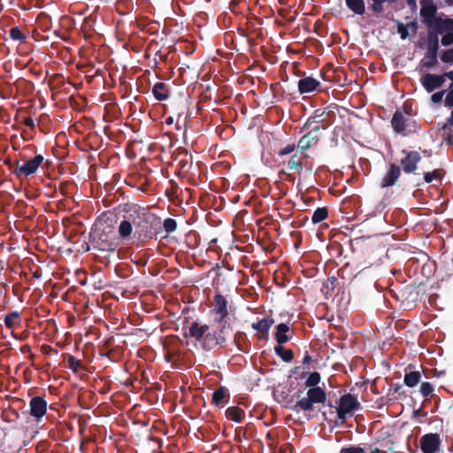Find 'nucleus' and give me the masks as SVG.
Wrapping results in <instances>:
<instances>
[{"label": "nucleus", "instance_id": "obj_1", "mask_svg": "<svg viewBox=\"0 0 453 453\" xmlns=\"http://www.w3.org/2000/svg\"><path fill=\"white\" fill-rule=\"evenodd\" d=\"M133 228L134 227V235L139 240L151 239L153 236V230L151 220L153 215L145 208L139 207L134 211V213L129 215Z\"/></svg>", "mask_w": 453, "mask_h": 453}, {"label": "nucleus", "instance_id": "obj_2", "mask_svg": "<svg viewBox=\"0 0 453 453\" xmlns=\"http://www.w3.org/2000/svg\"><path fill=\"white\" fill-rule=\"evenodd\" d=\"M391 126L395 133L403 136L418 133L420 129L419 125L414 119L405 117L399 110L394 113Z\"/></svg>", "mask_w": 453, "mask_h": 453}, {"label": "nucleus", "instance_id": "obj_3", "mask_svg": "<svg viewBox=\"0 0 453 453\" xmlns=\"http://www.w3.org/2000/svg\"><path fill=\"white\" fill-rule=\"evenodd\" d=\"M326 400V394L323 388H310L306 393V397H303L296 402L295 408L303 411H309L313 409L315 403H324Z\"/></svg>", "mask_w": 453, "mask_h": 453}, {"label": "nucleus", "instance_id": "obj_4", "mask_svg": "<svg viewBox=\"0 0 453 453\" xmlns=\"http://www.w3.org/2000/svg\"><path fill=\"white\" fill-rule=\"evenodd\" d=\"M361 408L357 396L345 394L340 397L339 406L336 408L337 417L344 422L348 416H352L356 411Z\"/></svg>", "mask_w": 453, "mask_h": 453}, {"label": "nucleus", "instance_id": "obj_5", "mask_svg": "<svg viewBox=\"0 0 453 453\" xmlns=\"http://www.w3.org/2000/svg\"><path fill=\"white\" fill-rule=\"evenodd\" d=\"M439 37L437 33L428 32L427 50L421 64L423 67L427 69L434 67L438 64Z\"/></svg>", "mask_w": 453, "mask_h": 453}, {"label": "nucleus", "instance_id": "obj_6", "mask_svg": "<svg viewBox=\"0 0 453 453\" xmlns=\"http://www.w3.org/2000/svg\"><path fill=\"white\" fill-rule=\"evenodd\" d=\"M434 28V33L443 35L441 40L443 46L453 44V19H438Z\"/></svg>", "mask_w": 453, "mask_h": 453}, {"label": "nucleus", "instance_id": "obj_7", "mask_svg": "<svg viewBox=\"0 0 453 453\" xmlns=\"http://www.w3.org/2000/svg\"><path fill=\"white\" fill-rule=\"evenodd\" d=\"M441 444V436L437 433L426 434L419 440V447L423 453H438Z\"/></svg>", "mask_w": 453, "mask_h": 453}, {"label": "nucleus", "instance_id": "obj_8", "mask_svg": "<svg viewBox=\"0 0 453 453\" xmlns=\"http://www.w3.org/2000/svg\"><path fill=\"white\" fill-rule=\"evenodd\" d=\"M420 15L423 17L424 23L429 28H434L436 27V20L439 18H435L437 12V6L433 0H420Z\"/></svg>", "mask_w": 453, "mask_h": 453}, {"label": "nucleus", "instance_id": "obj_9", "mask_svg": "<svg viewBox=\"0 0 453 453\" xmlns=\"http://www.w3.org/2000/svg\"><path fill=\"white\" fill-rule=\"evenodd\" d=\"M44 160V157L41 154L35 155L33 158L27 160L23 165H17L14 173L18 177L29 176L36 173L39 166Z\"/></svg>", "mask_w": 453, "mask_h": 453}, {"label": "nucleus", "instance_id": "obj_10", "mask_svg": "<svg viewBox=\"0 0 453 453\" xmlns=\"http://www.w3.org/2000/svg\"><path fill=\"white\" fill-rule=\"evenodd\" d=\"M47 401L40 395L34 396L29 402V414L37 423L42 422L47 411Z\"/></svg>", "mask_w": 453, "mask_h": 453}, {"label": "nucleus", "instance_id": "obj_11", "mask_svg": "<svg viewBox=\"0 0 453 453\" xmlns=\"http://www.w3.org/2000/svg\"><path fill=\"white\" fill-rule=\"evenodd\" d=\"M403 153L405 155L400 160L403 171L405 173H414L418 169V164L421 160L420 154L416 150L407 151L405 150H403Z\"/></svg>", "mask_w": 453, "mask_h": 453}, {"label": "nucleus", "instance_id": "obj_12", "mask_svg": "<svg viewBox=\"0 0 453 453\" xmlns=\"http://www.w3.org/2000/svg\"><path fill=\"white\" fill-rule=\"evenodd\" d=\"M321 129L320 125L311 127L304 135H303L297 144L298 149L306 150L311 147L317 145L319 141V132Z\"/></svg>", "mask_w": 453, "mask_h": 453}, {"label": "nucleus", "instance_id": "obj_13", "mask_svg": "<svg viewBox=\"0 0 453 453\" xmlns=\"http://www.w3.org/2000/svg\"><path fill=\"white\" fill-rule=\"evenodd\" d=\"M214 323L216 326H212V328L214 330L215 336H217V341L219 345L222 346L226 342L227 337L232 334L233 328L226 319H223V320L214 319Z\"/></svg>", "mask_w": 453, "mask_h": 453}, {"label": "nucleus", "instance_id": "obj_14", "mask_svg": "<svg viewBox=\"0 0 453 453\" xmlns=\"http://www.w3.org/2000/svg\"><path fill=\"white\" fill-rule=\"evenodd\" d=\"M22 435V431L19 429L10 430L5 433L4 442L12 449V452L19 451L26 445Z\"/></svg>", "mask_w": 453, "mask_h": 453}, {"label": "nucleus", "instance_id": "obj_15", "mask_svg": "<svg viewBox=\"0 0 453 453\" xmlns=\"http://www.w3.org/2000/svg\"><path fill=\"white\" fill-rule=\"evenodd\" d=\"M94 249L104 253L105 257H110L117 251V244L114 242L109 241L105 234H100L98 239L94 242Z\"/></svg>", "mask_w": 453, "mask_h": 453}, {"label": "nucleus", "instance_id": "obj_16", "mask_svg": "<svg viewBox=\"0 0 453 453\" xmlns=\"http://www.w3.org/2000/svg\"><path fill=\"white\" fill-rule=\"evenodd\" d=\"M421 85L426 89V92L431 93L435 89L441 88L444 80L442 76L434 73H426L420 79Z\"/></svg>", "mask_w": 453, "mask_h": 453}, {"label": "nucleus", "instance_id": "obj_17", "mask_svg": "<svg viewBox=\"0 0 453 453\" xmlns=\"http://www.w3.org/2000/svg\"><path fill=\"white\" fill-rule=\"evenodd\" d=\"M401 175V168L398 165L392 163L388 165V169L385 176L380 180L381 188H388L396 184Z\"/></svg>", "mask_w": 453, "mask_h": 453}, {"label": "nucleus", "instance_id": "obj_18", "mask_svg": "<svg viewBox=\"0 0 453 453\" xmlns=\"http://www.w3.org/2000/svg\"><path fill=\"white\" fill-rule=\"evenodd\" d=\"M227 304L228 302L226 298L218 293L213 297V309L212 311L216 313L215 319H219V320H223V319H226L228 316V310H227Z\"/></svg>", "mask_w": 453, "mask_h": 453}, {"label": "nucleus", "instance_id": "obj_19", "mask_svg": "<svg viewBox=\"0 0 453 453\" xmlns=\"http://www.w3.org/2000/svg\"><path fill=\"white\" fill-rule=\"evenodd\" d=\"M209 326L202 325L196 321L191 323L188 331L184 334L185 337L194 338L199 344L202 342L204 334L207 332Z\"/></svg>", "mask_w": 453, "mask_h": 453}, {"label": "nucleus", "instance_id": "obj_20", "mask_svg": "<svg viewBox=\"0 0 453 453\" xmlns=\"http://www.w3.org/2000/svg\"><path fill=\"white\" fill-rule=\"evenodd\" d=\"M298 91L300 94L311 93L318 89L320 82L312 77H304L298 81Z\"/></svg>", "mask_w": 453, "mask_h": 453}, {"label": "nucleus", "instance_id": "obj_21", "mask_svg": "<svg viewBox=\"0 0 453 453\" xmlns=\"http://www.w3.org/2000/svg\"><path fill=\"white\" fill-rule=\"evenodd\" d=\"M292 335L293 332L291 331L288 325L280 323L276 326L274 337L279 344L286 343L292 338Z\"/></svg>", "mask_w": 453, "mask_h": 453}, {"label": "nucleus", "instance_id": "obj_22", "mask_svg": "<svg viewBox=\"0 0 453 453\" xmlns=\"http://www.w3.org/2000/svg\"><path fill=\"white\" fill-rule=\"evenodd\" d=\"M200 345L204 350H211L219 345L212 326L208 327L207 332L204 334V336L200 342Z\"/></svg>", "mask_w": 453, "mask_h": 453}, {"label": "nucleus", "instance_id": "obj_23", "mask_svg": "<svg viewBox=\"0 0 453 453\" xmlns=\"http://www.w3.org/2000/svg\"><path fill=\"white\" fill-rule=\"evenodd\" d=\"M152 94L157 101H165L169 97L170 90L164 82H157L152 88Z\"/></svg>", "mask_w": 453, "mask_h": 453}, {"label": "nucleus", "instance_id": "obj_24", "mask_svg": "<svg viewBox=\"0 0 453 453\" xmlns=\"http://www.w3.org/2000/svg\"><path fill=\"white\" fill-rule=\"evenodd\" d=\"M346 6L356 15L365 13V4L364 0H345Z\"/></svg>", "mask_w": 453, "mask_h": 453}, {"label": "nucleus", "instance_id": "obj_25", "mask_svg": "<svg viewBox=\"0 0 453 453\" xmlns=\"http://www.w3.org/2000/svg\"><path fill=\"white\" fill-rule=\"evenodd\" d=\"M274 320L272 318L266 317L260 320H258L257 323L252 324V328L257 331L261 334H267L269 332V329L273 325Z\"/></svg>", "mask_w": 453, "mask_h": 453}, {"label": "nucleus", "instance_id": "obj_26", "mask_svg": "<svg viewBox=\"0 0 453 453\" xmlns=\"http://www.w3.org/2000/svg\"><path fill=\"white\" fill-rule=\"evenodd\" d=\"M398 0H370L369 9L375 14H381L384 11V4H394Z\"/></svg>", "mask_w": 453, "mask_h": 453}, {"label": "nucleus", "instance_id": "obj_27", "mask_svg": "<svg viewBox=\"0 0 453 453\" xmlns=\"http://www.w3.org/2000/svg\"><path fill=\"white\" fill-rule=\"evenodd\" d=\"M133 229L130 219L122 220L119 226V234L123 240H128L131 238Z\"/></svg>", "mask_w": 453, "mask_h": 453}, {"label": "nucleus", "instance_id": "obj_28", "mask_svg": "<svg viewBox=\"0 0 453 453\" xmlns=\"http://www.w3.org/2000/svg\"><path fill=\"white\" fill-rule=\"evenodd\" d=\"M229 395L227 389L225 387H219L212 394V403L216 405L221 404L223 402L229 400Z\"/></svg>", "mask_w": 453, "mask_h": 453}, {"label": "nucleus", "instance_id": "obj_29", "mask_svg": "<svg viewBox=\"0 0 453 453\" xmlns=\"http://www.w3.org/2000/svg\"><path fill=\"white\" fill-rule=\"evenodd\" d=\"M226 416L230 420H233L234 422H241L242 418L245 417V412L242 409L234 406L226 409Z\"/></svg>", "mask_w": 453, "mask_h": 453}, {"label": "nucleus", "instance_id": "obj_30", "mask_svg": "<svg viewBox=\"0 0 453 453\" xmlns=\"http://www.w3.org/2000/svg\"><path fill=\"white\" fill-rule=\"evenodd\" d=\"M421 380V373L418 371L405 372L403 382L409 388L417 386Z\"/></svg>", "mask_w": 453, "mask_h": 453}, {"label": "nucleus", "instance_id": "obj_31", "mask_svg": "<svg viewBox=\"0 0 453 453\" xmlns=\"http://www.w3.org/2000/svg\"><path fill=\"white\" fill-rule=\"evenodd\" d=\"M274 352L279 356L284 362L289 363L294 358V352L292 349H286L282 344L276 345L274 347Z\"/></svg>", "mask_w": 453, "mask_h": 453}, {"label": "nucleus", "instance_id": "obj_32", "mask_svg": "<svg viewBox=\"0 0 453 453\" xmlns=\"http://www.w3.org/2000/svg\"><path fill=\"white\" fill-rule=\"evenodd\" d=\"M63 357L65 358V360L67 361V365L66 366L72 370L73 372H78L81 369H82V365H81V360L77 359L75 357L68 354V353H65L63 354Z\"/></svg>", "mask_w": 453, "mask_h": 453}, {"label": "nucleus", "instance_id": "obj_33", "mask_svg": "<svg viewBox=\"0 0 453 453\" xmlns=\"http://www.w3.org/2000/svg\"><path fill=\"white\" fill-rule=\"evenodd\" d=\"M328 216V210L326 207H319L315 210L311 216V221L313 224H318L325 220Z\"/></svg>", "mask_w": 453, "mask_h": 453}, {"label": "nucleus", "instance_id": "obj_34", "mask_svg": "<svg viewBox=\"0 0 453 453\" xmlns=\"http://www.w3.org/2000/svg\"><path fill=\"white\" fill-rule=\"evenodd\" d=\"M321 380V375L319 372H312L308 375L305 380V387L307 388H319L318 385Z\"/></svg>", "mask_w": 453, "mask_h": 453}, {"label": "nucleus", "instance_id": "obj_35", "mask_svg": "<svg viewBox=\"0 0 453 453\" xmlns=\"http://www.w3.org/2000/svg\"><path fill=\"white\" fill-rule=\"evenodd\" d=\"M325 111H322L321 109H318L315 111V115L312 116V117H310L307 121L304 123V125L303 126V130H308L311 127V124L312 123H316L317 125H320L322 124V120H316V118H322L323 115H324Z\"/></svg>", "mask_w": 453, "mask_h": 453}, {"label": "nucleus", "instance_id": "obj_36", "mask_svg": "<svg viewBox=\"0 0 453 453\" xmlns=\"http://www.w3.org/2000/svg\"><path fill=\"white\" fill-rule=\"evenodd\" d=\"M288 167L296 173H301L303 170V163L296 154L293 155L288 160Z\"/></svg>", "mask_w": 453, "mask_h": 453}, {"label": "nucleus", "instance_id": "obj_37", "mask_svg": "<svg viewBox=\"0 0 453 453\" xmlns=\"http://www.w3.org/2000/svg\"><path fill=\"white\" fill-rule=\"evenodd\" d=\"M442 169H434L433 172L424 173V180L426 183H431L434 180H441Z\"/></svg>", "mask_w": 453, "mask_h": 453}, {"label": "nucleus", "instance_id": "obj_38", "mask_svg": "<svg viewBox=\"0 0 453 453\" xmlns=\"http://www.w3.org/2000/svg\"><path fill=\"white\" fill-rule=\"evenodd\" d=\"M10 37L13 41L25 42L27 36L21 32L18 27H13L10 29Z\"/></svg>", "mask_w": 453, "mask_h": 453}, {"label": "nucleus", "instance_id": "obj_39", "mask_svg": "<svg viewBox=\"0 0 453 453\" xmlns=\"http://www.w3.org/2000/svg\"><path fill=\"white\" fill-rule=\"evenodd\" d=\"M19 319V313L18 311H12L7 314L4 318V324L8 328H13L15 325V320Z\"/></svg>", "mask_w": 453, "mask_h": 453}, {"label": "nucleus", "instance_id": "obj_40", "mask_svg": "<svg viewBox=\"0 0 453 453\" xmlns=\"http://www.w3.org/2000/svg\"><path fill=\"white\" fill-rule=\"evenodd\" d=\"M339 453H365V448L359 445H348L342 447Z\"/></svg>", "mask_w": 453, "mask_h": 453}, {"label": "nucleus", "instance_id": "obj_41", "mask_svg": "<svg viewBox=\"0 0 453 453\" xmlns=\"http://www.w3.org/2000/svg\"><path fill=\"white\" fill-rule=\"evenodd\" d=\"M163 226L166 233H173L177 228V221L173 218H167L164 220Z\"/></svg>", "mask_w": 453, "mask_h": 453}, {"label": "nucleus", "instance_id": "obj_42", "mask_svg": "<svg viewBox=\"0 0 453 453\" xmlns=\"http://www.w3.org/2000/svg\"><path fill=\"white\" fill-rule=\"evenodd\" d=\"M434 392V386L430 382H423L420 386V393L424 397H428Z\"/></svg>", "mask_w": 453, "mask_h": 453}, {"label": "nucleus", "instance_id": "obj_43", "mask_svg": "<svg viewBox=\"0 0 453 453\" xmlns=\"http://www.w3.org/2000/svg\"><path fill=\"white\" fill-rule=\"evenodd\" d=\"M397 33L400 35L402 40H405L409 37L407 26L400 21H397Z\"/></svg>", "mask_w": 453, "mask_h": 453}, {"label": "nucleus", "instance_id": "obj_44", "mask_svg": "<svg viewBox=\"0 0 453 453\" xmlns=\"http://www.w3.org/2000/svg\"><path fill=\"white\" fill-rule=\"evenodd\" d=\"M441 60L444 63H453V48L446 50L441 55Z\"/></svg>", "mask_w": 453, "mask_h": 453}, {"label": "nucleus", "instance_id": "obj_45", "mask_svg": "<svg viewBox=\"0 0 453 453\" xmlns=\"http://www.w3.org/2000/svg\"><path fill=\"white\" fill-rule=\"evenodd\" d=\"M180 350L168 349L165 354V359L167 362H173L180 357Z\"/></svg>", "mask_w": 453, "mask_h": 453}, {"label": "nucleus", "instance_id": "obj_46", "mask_svg": "<svg viewBox=\"0 0 453 453\" xmlns=\"http://www.w3.org/2000/svg\"><path fill=\"white\" fill-rule=\"evenodd\" d=\"M180 350L168 349L165 354V359L167 362H173L180 357Z\"/></svg>", "mask_w": 453, "mask_h": 453}, {"label": "nucleus", "instance_id": "obj_47", "mask_svg": "<svg viewBox=\"0 0 453 453\" xmlns=\"http://www.w3.org/2000/svg\"><path fill=\"white\" fill-rule=\"evenodd\" d=\"M180 350L168 349L165 354V359L167 362H173L180 357Z\"/></svg>", "mask_w": 453, "mask_h": 453}, {"label": "nucleus", "instance_id": "obj_48", "mask_svg": "<svg viewBox=\"0 0 453 453\" xmlns=\"http://www.w3.org/2000/svg\"><path fill=\"white\" fill-rule=\"evenodd\" d=\"M180 350L168 349L165 354V359L167 362H173L180 357Z\"/></svg>", "mask_w": 453, "mask_h": 453}, {"label": "nucleus", "instance_id": "obj_49", "mask_svg": "<svg viewBox=\"0 0 453 453\" xmlns=\"http://www.w3.org/2000/svg\"><path fill=\"white\" fill-rule=\"evenodd\" d=\"M180 350L168 349L165 354V359L167 362H173L180 357Z\"/></svg>", "mask_w": 453, "mask_h": 453}, {"label": "nucleus", "instance_id": "obj_50", "mask_svg": "<svg viewBox=\"0 0 453 453\" xmlns=\"http://www.w3.org/2000/svg\"><path fill=\"white\" fill-rule=\"evenodd\" d=\"M444 105L448 108L453 107V87L449 88V92L444 99Z\"/></svg>", "mask_w": 453, "mask_h": 453}, {"label": "nucleus", "instance_id": "obj_51", "mask_svg": "<svg viewBox=\"0 0 453 453\" xmlns=\"http://www.w3.org/2000/svg\"><path fill=\"white\" fill-rule=\"evenodd\" d=\"M179 165L182 172H188L192 165V161L188 158H181L179 160Z\"/></svg>", "mask_w": 453, "mask_h": 453}, {"label": "nucleus", "instance_id": "obj_52", "mask_svg": "<svg viewBox=\"0 0 453 453\" xmlns=\"http://www.w3.org/2000/svg\"><path fill=\"white\" fill-rule=\"evenodd\" d=\"M445 92H446V90H441V91L434 93L431 96L432 102L434 103V104L441 103L442 101V97H443Z\"/></svg>", "mask_w": 453, "mask_h": 453}, {"label": "nucleus", "instance_id": "obj_53", "mask_svg": "<svg viewBox=\"0 0 453 453\" xmlns=\"http://www.w3.org/2000/svg\"><path fill=\"white\" fill-rule=\"evenodd\" d=\"M295 149H296L295 144H288L286 147L280 149L278 154L280 156L288 155V154L292 153L295 150Z\"/></svg>", "mask_w": 453, "mask_h": 453}, {"label": "nucleus", "instance_id": "obj_54", "mask_svg": "<svg viewBox=\"0 0 453 453\" xmlns=\"http://www.w3.org/2000/svg\"><path fill=\"white\" fill-rule=\"evenodd\" d=\"M23 123L25 126H27L30 128H35V121L32 117L25 118Z\"/></svg>", "mask_w": 453, "mask_h": 453}, {"label": "nucleus", "instance_id": "obj_55", "mask_svg": "<svg viewBox=\"0 0 453 453\" xmlns=\"http://www.w3.org/2000/svg\"><path fill=\"white\" fill-rule=\"evenodd\" d=\"M441 76H442L444 81L446 78L449 79L451 81L449 88L453 87V71L445 72L442 74H441Z\"/></svg>", "mask_w": 453, "mask_h": 453}, {"label": "nucleus", "instance_id": "obj_56", "mask_svg": "<svg viewBox=\"0 0 453 453\" xmlns=\"http://www.w3.org/2000/svg\"><path fill=\"white\" fill-rule=\"evenodd\" d=\"M311 361H312L311 356L309 354L308 351H305L303 358V364L309 365Z\"/></svg>", "mask_w": 453, "mask_h": 453}, {"label": "nucleus", "instance_id": "obj_57", "mask_svg": "<svg viewBox=\"0 0 453 453\" xmlns=\"http://www.w3.org/2000/svg\"><path fill=\"white\" fill-rule=\"evenodd\" d=\"M369 448L371 449L370 453H387L386 450L380 449L379 447H373L372 444H371Z\"/></svg>", "mask_w": 453, "mask_h": 453}, {"label": "nucleus", "instance_id": "obj_58", "mask_svg": "<svg viewBox=\"0 0 453 453\" xmlns=\"http://www.w3.org/2000/svg\"><path fill=\"white\" fill-rule=\"evenodd\" d=\"M409 8L412 11L417 9V1L416 0H405Z\"/></svg>", "mask_w": 453, "mask_h": 453}, {"label": "nucleus", "instance_id": "obj_59", "mask_svg": "<svg viewBox=\"0 0 453 453\" xmlns=\"http://www.w3.org/2000/svg\"><path fill=\"white\" fill-rule=\"evenodd\" d=\"M406 26H407L408 29L411 28L414 33L417 32L418 24L416 21H411V22L408 23Z\"/></svg>", "mask_w": 453, "mask_h": 453}, {"label": "nucleus", "instance_id": "obj_60", "mask_svg": "<svg viewBox=\"0 0 453 453\" xmlns=\"http://www.w3.org/2000/svg\"><path fill=\"white\" fill-rule=\"evenodd\" d=\"M444 141L448 145H452L453 144V135L450 133L447 134L446 137L444 138Z\"/></svg>", "mask_w": 453, "mask_h": 453}, {"label": "nucleus", "instance_id": "obj_61", "mask_svg": "<svg viewBox=\"0 0 453 453\" xmlns=\"http://www.w3.org/2000/svg\"><path fill=\"white\" fill-rule=\"evenodd\" d=\"M111 352H112L111 350V351H106L105 349H101L100 351H99V354L101 356H105V357H109L111 360Z\"/></svg>", "mask_w": 453, "mask_h": 453}, {"label": "nucleus", "instance_id": "obj_62", "mask_svg": "<svg viewBox=\"0 0 453 453\" xmlns=\"http://www.w3.org/2000/svg\"><path fill=\"white\" fill-rule=\"evenodd\" d=\"M447 124L453 126V111H451L450 116L447 119Z\"/></svg>", "mask_w": 453, "mask_h": 453}, {"label": "nucleus", "instance_id": "obj_63", "mask_svg": "<svg viewBox=\"0 0 453 453\" xmlns=\"http://www.w3.org/2000/svg\"><path fill=\"white\" fill-rule=\"evenodd\" d=\"M172 122H173V119H172V117H169V118H168V119H166V120H165V123H166V124H171Z\"/></svg>", "mask_w": 453, "mask_h": 453}, {"label": "nucleus", "instance_id": "obj_64", "mask_svg": "<svg viewBox=\"0 0 453 453\" xmlns=\"http://www.w3.org/2000/svg\"><path fill=\"white\" fill-rule=\"evenodd\" d=\"M299 367H295L291 370V373H296Z\"/></svg>", "mask_w": 453, "mask_h": 453}]
</instances>
